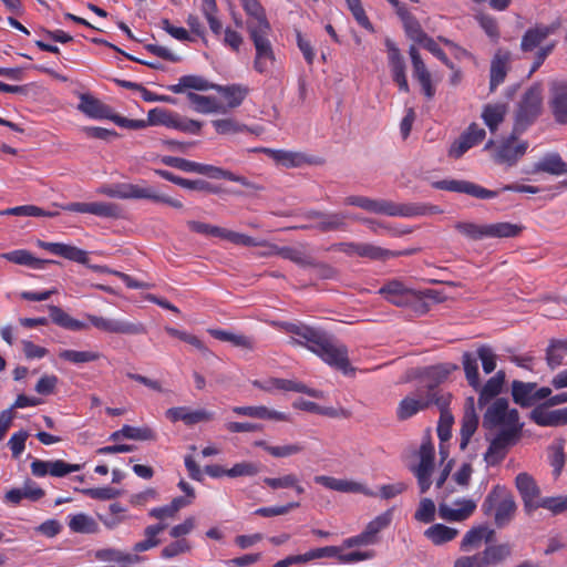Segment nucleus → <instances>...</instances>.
<instances>
[{
  "label": "nucleus",
  "instance_id": "f257e3e1",
  "mask_svg": "<svg viewBox=\"0 0 567 567\" xmlns=\"http://www.w3.org/2000/svg\"><path fill=\"white\" fill-rule=\"evenodd\" d=\"M274 326L287 333L299 337V339L291 338L290 343L307 347L329 365L341 370L343 373L353 370L349 365L347 347L336 341L323 330L292 322H274Z\"/></svg>",
  "mask_w": 567,
  "mask_h": 567
},
{
  "label": "nucleus",
  "instance_id": "f03ea898",
  "mask_svg": "<svg viewBox=\"0 0 567 567\" xmlns=\"http://www.w3.org/2000/svg\"><path fill=\"white\" fill-rule=\"evenodd\" d=\"M517 509L512 493L501 485H495L485 497L482 511L486 516H493L497 528L507 526L514 518Z\"/></svg>",
  "mask_w": 567,
  "mask_h": 567
},
{
  "label": "nucleus",
  "instance_id": "7ed1b4c3",
  "mask_svg": "<svg viewBox=\"0 0 567 567\" xmlns=\"http://www.w3.org/2000/svg\"><path fill=\"white\" fill-rule=\"evenodd\" d=\"M542 85H532L523 95L515 113L514 133H523L542 112Z\"/></svg>",
  "mask_w": 567,
  "mask_h": 567
},
{
  "label": "nucleus",
  "instance_id": "20e7f679",
  "mask_svg": "<svg viewBox=\"0 0 567 567\" xmlns=\"http://www.w3.org/2000/svg\"><path fill=\"white\" fill-rule=\"evenodd\" d=\"M518 412L508 409V401L504 398L496 399L486 410L483 419V425L492 429L503 426L502 430H512L518 433L520 427L518 424Z\"/></svg>",
  "mask_w": 567,
  "mask_h": 567
},
{
  "label": "nucleus",
  "instance_id": "39448f33",
  "mask_svg": "<svg viewBox=\"0 0 567 567\" xmlns=\"http://www.w3.org/2000/svg\"><path fill=\"white\" fill-rule=\"evenodd\" d=\"M516 134L513 132L509 137L503 140L498 145H495L492 140L485 144V150H493L492 158L495 163L514 166L526 153L528 143L517 141Z\"/></svg>",
  "mask_w": 567,
  "mask_h": 567
},
{
  "label": "nucleus",
  "instance_id": "423d86ee",
  "mask_svg": "<svg viewBox=\"0 0 567 567\" xmlns=\"http://www.w3.org/2000/svg\"><path fill=\"white\" fill-rule=\"evenodd\" d=\"M442 391L435 389V384H429L426 388H419L414 393L405 396L399 403L396 415L400 420H406L419 411L427 409L435 404V396Z\"/></svg>",
  "mask_w": 567,
  "mask_h": 567
},
{
  "label": "nucleus",
  "instance_id": "0eeeda50",
  "mask_svg": "<svg viewBox=\"0 0 567 567\" xmlns=\"http://www.w3.org/2000/svg\"><path fill=\"white\" fill-rule=\"evenodd\" d=\"M344 204L348 206L360 207L369 213L386 216L411 215L414 213L411 208L401 207V204H395L385 199H374L365 196H348L344 198Z\"/></svg>",
  "mask_w": 567,
  "mask_h": 567
},
{
  "label": "nucleus",
  "instance_id": "6e6552de",
  "mask_svg": "<svg viewBox=\"0 0 567 567\" xmlns=\"http://www.w3.org/2000/svg\"><path fill=\"white\" fill-rule=\"evenodd\" d=\"M148 123L151 125H164L186 133L197 134L202 128V123L195 120L185 118L176 113L164 109H153L148 111Z\"/></svg>",
  "mask_w": 567,
  "mask_h": 567
},
{
  "label": "nucleus",
  "instance_id": "1a4fd4ad",
  "mask_svg": "<svg viewBox=\"0 0 567 567\" xmlns=\"http://www.w3.org/2000/svg\"><path fill=\"white\" fill-rule=\"evenodd\" d=\"M270 29H260L249 32V37L254 42L256 49V58L254 61V68L257 72L264 73L268 71L269 66L275 62V53L271 43L268 39Z\"/></svg>",
  "mask_w": 567,
  "mask_h": 567
},
{
  "label": "nucleus",
  "instance_id": "9d476101",
  "mask_svg": "<svg viewBox=\"0 0 567 567\" xmlns=\"http://www.w3.org/2000/svg\"><path fill=\"white\" fill-rule=\"evenodd\" d=\"M87 319L96 329L109 333L138 336L147 331L145 324L140 321L107 319L94 315H89Z\"/></svg>",
  "mask_w": 567,
  "mask_h": 567
},
{
  "label": "nucleus",
  "instance_id": "9b49d317",
  "mask_svg": "<svg viewBox=\"0 0 567 567\" xmlns=\"http://www.w3.org/2000/svg\"><path fill=\"white\" fill-rule=\"evenodd\" d=\"M419 464L413 466L411 471L417 478L420 492L424 494L432 484L431 475L434 470V447L430 443L422 444L419 451Z\"/></svg>",
  "mask_w": 567,
  "mask_h": 567
},
{
  "label": "nucleus",
  "instance_id": "f8f14e48",
  "mask_svg": "<svg viewBox=\"0 0 567 567\" xmlns=\"http://www.w3.org/2000/svg\"><path fill=\"white\" fill-rule=\"evenodd\" d=\"M515 486L523 501L524 511L527 515L538 509L540 488L536 481L526 472L519 473L515 478Z\"/></svg>",
  "mask_w": 567,
  "mask_h": 567
},
{
  "label": "nucleus",
  "instance_id": "ddd939ff",
  "mask_svg": "<svg viewBox=\"0 0 567 567\" xmlns=\"http://www.w3.org/2000/svg\"><path fill=\"white\" fill-rule=\"evenodd\" d=\"M388 301L396 307H411L415 311L416 290L408 288L399 280H391L379 289Z\"/></svg>",
  "mask_w": 567,
  "mask_h": 567
},
{
  "label": "nucleus",
  "instance_id": "4468645a",
  "mask_svg": "<svg viewBox=\"0 0 567 567\" xmlns=\"http://www.w3.org/2000/svg\"><path fill=\"white\" fill-rule=\"evenodd\" d=\"M518 433L512 430H501L499 433L492 440L487 451L484 454V461L487 465H496L504 460L507 449L515 442Z\"/></svg>",
  "mask_w": 567,
  "mask_h": 567
},
{
  "label": "nucleus",
  "instance_id": "2eb2a0df",
  "mask_svg": "<svg viewBox=\"0 0 567 567\" xmlns=\"http://www.w3.org/2000/svg\"><path fill=\"white\" fill-rule=\"evenodd\" d=\"M476 506V502L468 498L457 499L453 505L440 503L439 516L446 522H463L472 516Z\"/></svg>",
  "mask_w": 567,
  "mask_h": 567
},
{
  "label": "nucleus",
  "instance_id": "dca6fc26",
  "mask_svg": "<svg viewBox=\"0 0 567 567\" xmlns=\"http://www.w3.org/2000/svg\"><path fill=\"white\" fill-rule=\"evenodd\" d=\"M257 151L262 152L277 165H281L286 168H296L313 163L310 156L299 151L274 150L267 147L258 148Z\"/></svg>",
  "mask_w": 567,
  "mask_h": 567
},
{
  "label": "nucleus",
  "instance_id": "f3484780",
  "mask_svg": "<svg viewBox=\"0 0 567 567\" xmlns=\"http://www.w3.org/2000/svg\"><path fill=\"white\" fill-rule=\"evenodd\" d=\"M550 99L549 105L551 107L555 120L560 124L567 123V82L553 81L550 82Z\"/></svg>",
  "mask_w": 567,
  "mask_h": 567
},
{
  "label": "nucleus",
  "instance_id": "a211bd4d",
  "mask_svg": "<svg viewBox=\"0 0 567 567\" xmlns=\"http://www.w3.org/2000/svg\"><path fill=\"white\" fill-rule=\"evenodd\" d=\"M560 27L559 21L549 25L537 24L528 29L522 38L520 49L524 52H530L536 49L547 37L554 34Z\"/></svg>",
  "mask_w": 567,
  "mask_h": 567
},
{
  "label": "nucleus",
  "instance_id": "6ab92c4d",
  "mask_svg": "<svg viewBox=\"0 0 567 567\" xmlns=\"http://www.w3.org/2000/svg\"><path fill=\"white\" fill-rule=\"evenodd\" d=\"M451 394L441 392L435 396V405L440 410V420L437 425V435L441 441H447L451 437V430L454 423V416L449 410Z\"/></svg>",
  "mask_w": 567,
  "mask_h": 567
},
{
  "label": "nucleus",
  "instance_id": "aec40b11",
  "mask_svg": "<svg viewBox=\"0 0 567 567\" xmlns=\"http://www.w3.org/2000/svg\"><path fill=\"white\" fill-rule=\"evenodd\" d=\"M315 482L317 484H320L329 489L343 492V493H361L364 495L373 496L374 494L370 492L363 484L348 481V480H340L332 476L327 475H317L315 476Z\"/></svg>",
  "mask_w": 567,
  "mask_h": 567
},
{
  "label": "nucleus",
  "instance_id": "412c9836",
  "mask_svg": "<svg viewBox=\"0 0 567 567\" xmlns=\"http://www.w3.org/2000/svg\"><path fill=\"white\" fill-rule=\"evenodd\" d=\"M315 482L317 484H320L329 489L343 492V493H361L364 495L373 496L374 494L370 492L363 484L348 481V480H340L332 476L327 475H317L315 476Z\"/></svg>",
  "mask_w": 567,
  "mask_h": 567
},
{
  "label": "nucleus",
  "instance_id": "4be33fe9",
  "mask_svg": "<svg viewBox=\"0 0 567 567\" xmlns=\"http://www.w3.org/2000/svg\"><path fill=\"white\" fill-rule=\"evenodd\" d=\"M166 416L172 422L183 421L186 425H194L200 422L213 420L212 412L206 410H189L186 406L171 408L166 411Z\"/></svg>",
  "mask_w": 567,
  "mask_h": 567
},
{
  "label": "nucleus",
  "instance_id": "5701e85b",
  "mask_svg": "<svg viewBox=\"0 0 567 567\" xmlns=\"http://www.w3.org/2000/svg\"><path fill=\"white\" fill-rule=\"evenodd\" d=\"M478 416L475 412L474 398L468 396L465 401L464 414L461 426V450H465L470 443L472 435L477 430Z\"/></svg>",
  "mask_w": 567,
  "mask_h": 567
},
{
  "label": "nucleus",
  "instance_id": "b1692460",
  "mask_svg": "<svg viewBox=\"0 0 567 567\" xmlns=\"http://www.w3.org/2000/svg\"><path fill=\"white\" fill-rule=\"evenodd\" d=\"M244 10L249 16L246 24L248 32L270 29V23L267 20L265 9L258 0H240Z\"/></svg>",
  "mask_w": 567,
  "mask_h": 567
},
{
  "label": "nucleus",
  "instance_id": "393cba45",
  "mask_svg": "<svg viewBox=\"0 0 567 567\" xmlns=\"http://www.w3.org/2000/svg\"><path fill=\"white\" fill-rule=\"evenodd\" d=\"M532 173H547L555 176L567 174V163L559 153H546L533 166Z\"/></svg>",
  "mask_w": 567,
  "mask_h": 567
},
{
  "label": "nucleus",
  "instance_id": "a878e982",
  "mask_svg": "<svg viewBox=\"0 0 567 567\" xmlns=\"http://www.w3.org/2000/svg\"><path fill=\"white\" fill-rule=\"evenodd\" d=\"M99 193L112 198L143 199L145 196V187L135 184L123 183L112 186H103L100 188Z\"/></svg>",
  "mask_w": 567,
  "mask_h": 567
},
{
  "label": "nucleus",
  "instance_id": "bb28decb",
  "mask_svg": "<svg viewBox=\"0 0 567 567\" xmlns=\"http://www.w3.org/2000/svg\"><path fill=\"white\" fill-rule=\"evenodd\" d=\"M78 107L82 113L93 118L112 120L113 117L112 109L90 94H82L80 96Z\"/></svg>",
  "mask_w": 567,
  "mask_h": 567
},
{
  "label": "nucleus",
  "instance_id": "cd10ccee",
  "mask_svg": "<svg viewBox=\"0 0 567 567\" xmlns=\"http://www.w3.org/2000/svg\"><path fill=\"white\" fill-rule=\"evenodd\" d=\"M505 372L499 370L489 378L486 383L482 386L480 384L478 391V405L483 408L487 403H489L494 398H496L501 392L505 383Z\"/></svg>",
  "mask_w": 567,
  "mask_h": 567
},
{
  "label": "nucleus",
  "instance_id": "c85d7f7f",
  "mask_svg": "<svg viewBox=\"0 0 567 567\" xmlns=\"http://www.w3.org/2000/svg\"><path fill=\"white\" fill-rule=\"evenodd\" d=\"M513 548L508 543L489 545L480 551L484 567L498 566L512 556Z\"/></svg>",
  "mask_w": 567,
  "mask_h": 567
},
{
  "label": "nucleus",
  "instance_id": "c756f323",
  "mask_svg": "<svg viewBox=\"0 0 567 567\" xmlns=\"http://www.w3.org/2000/svg\"><path fill=\"white\" fill-rule=\"evenodd\" d=\"M186 97L192 104V107L197 113H226L224 104L219 103L216 97L205 96L194 92H187Z\"/></svg>",
  "mask_w": 567,
  "mask_h": 567
},
{
  "label": "nucleus",
  "instance_id": "7c9ffc66",
  "mask_svg": "<svg viewBox=\"0 0 567 567\" xmlns=\"http://www.w3.org/2000/svg\"><path fill=\"white\" fill-rule=\"evenodd\" d=\"M233 412L237 415H244L252 419L288 421V415L286 413L268 409L264 405L234 406Z\"/></svg>",
  "mask_w": 567,
  "mask_h": 567
},
{
  "label": "nucleus",
  "instance_id": "2f4dec72",
  "mask_svg": "<svg viewBox=\"0 0 567 567\" xmlns=\"http://www.w3.org/2000/svg\"><path fill=\"white\" fill-rule=\"evenodd\" d=\"M447 190L471 195L481 199L494 198L498 195L496 190L486 189L477 184L466 181L450 179Z\"/></svg>",
  "mask_w": 567,
  "mask_h": 567
},
{
  "label": "nucleus",
  "instance_id": "473e14b6",
  "mask_svg": "<svg viewBox=\"0 0 567 567\" xmlns=\"http://www.w3.org/2000/svg\"><path fill=\"white\" fill-rule=\"evenodd\" d=\"M509 53L498 51L491 63V81L489 90L494 91L501 83L504 82L509 64Z\"/></svg>",
  "mask_w": 567,
  "mask_h": 567
},
{
  "label": "nucleus",
  "instance_id": "72a5a7b5",
  "mask_svg": "<svg viewBox=\"0 0 567 567\" xmlns=\"http://www.w3.org/2000/svg\"><path fill=\"white\" fill-rule=\"evenodd\" d=\"M494 536V530L488 529L484 526L473 527L467 530L461 542V550L470 551L473 549H477L482 542H489Z\"/></svg>",
  "mask_w": 567,
  "mask_h": 567
},
{
  "label": "nucleus",
  "instance_id": "f704fd0d",
  "mask_svg": "<svg viewBox=\"0 0 567 567\" xmlns=\"http://www.w3.org/2000/svg\"><path fill=\"white\" fill-rule=\"evenodd\" d=\"M91 555L99 561L102 563H117L127 566L140 560L137 555L124 553L115 548H102L94 550Z\"/></svg>",
  "mask_w": 567,
  "mask_h": 567
},
{
  "label": "nucleus",
  "instance_id": "c9c22d12",
  "mask_svg": "<svg viewBox=\"0 0 567 567\" xmlns=\"http://www.w3.org/2000/svg\"><path fill=\"white\" fill-rule=\"evenodd\" d=\"M1 257L13 264L28 266L33 269H43L48 264H58V261L54 260L38 259L31 252L24 249L4 252L1 255Z\"/></svg>",
  "mask_w": 567,
  "mask_h": 567
},
{
  "label": "nucleus",
  "instance_id": "e433bc0d",
  "mask_svg": "<svg viewBox=\"0 0 567 567\" xmlns=\"http://www.w3.org/2000/svg\"><path fill=\"white\" fill-rule=\"evenodd\" d=\"M415 312L424 315L430 310V303H442L449 299V296L436 289L416 290Z\"/></svg>",
  "mask_w": 567,
  "mask_h": 567
},
{
  "label": "nucleus",
  "instance_id": "4c0bfd02",
  "mask_svg": "<svg viewBox=\"0 0 567 567\" xmlns=\"http://www.w3.org/2000/svg\"><path fill=\"white\" fill-rule=\"evenodd\" d=\"M522 230V226L507 221L485 224V238H513L518 236Z\"/></svg>",
  "mask_w": 567,
  "mask_h": 567
},
{
  "label": "nucleus",
  "instance_id": "58836bf2",
  "mask_svg": "<svg viewBox=\"0 0 567 567\" xmlns=\"http://www.w3.org/2000/svg\"><path fill=\"white\" fill-rule=\"evenodd\" d=\"M507 113V104L494 103L486 104L482 112V118L492 132L497 130V126L504 121Z\"/></svg>",
  "mask_w": 567,
  "mask_h": 567
},
{
  "label": "nucleus",
  "instance_id": "ea45409f",
  "mask_svg": "<svg viewBox=\"0 0 567 567\" xmlns=\"http://www.w3.org/2000/svg\"><path fill=\"white\" fill-rule=\"evenodd\" d=\"M458 534V530L443 524H434L424 532V536L434 545L440 546L453 540Z\"/></svg>",
  "mask_w": 567,
  "mask_h": 567
},
{
  "label": "nucleus",
  "instance_id": "a19ab883",
  "mask_svg": "<svg viewBox=\"0 0 567 567\" xmlns=\"http://www.w3.org/2000/svg\"><path fill=\"white\" fill-rule=\"evenodd\" d=\"M51 320L68 330L80 331L86 329V324L78 319L72 318L58 306H49Z\"/></svg>",
  "mask_w": 567,
  "mask_h": 567
},
{
  "label": "nucleus",
  "instance_id": "79ce46f5",
  "mask_svg": "<svg viewBox=\"0 0 567 567\" xmlns=\"http://www.w3.org/2000/svg\"><path fill=\"white\" fill-rule=\"evenodd\" d=\"M351 217L352 216L342 212L326 213L324 216H322V220L318 221L315 227L322 233L343 230L347 227V219Z\"/></svg>",
  "mask_w": 567,
  "mask_h": 567
},
{
  "label": "nucleus",
  "instance_id": "37998d69",
  "mask_svg": "<svg viewBox=\"0 0 567 567\" xmlns=\"http://www.w3.org/2000/svg\"><path fill=\"white\" fill-rule=\"evenodd\" d=\"M535 383H525L522 381H513L512 395L515 403L522 406H530L534 404Z\"/></svg>",
  "mask_w": 567,
  "mask_h": 567
},
{
  "label": "nucleus",
  "instance_id": "c03bdc74",
  "mask_svg": "<svg viewBox=\"0 0 567 567\" xmlns=\"http://www.w3.org/2000/svg\"><path fill=\"white\" fill-rule=\"evenodd\" d=\"M478 357L472 352H464L462 355V364L466 381L474 390L480 389Z\"/></svg>",
  "mask_w": 567,
  "mask_h": 567
},
{
  "label": "nucleus",
  "instance_id": "a18cd8bd",
  "mask_svg": "<svg viewBox=\"0 0 567 567\" xmlns=\"http://www.w3.org/2000/svg\"><path fill=\"white\" fill-rule=\"evenodd\" d=\"M69 527L74 533L80 534H96L99 533V524L87 514H76L70 518Z\"/></svg>",
  "mask_w": 567,
  "mask_h": 567
},
{
  "label": "nucleus",
  "instance_id": "49530a36",
  "mask_svg": "<svg viewBox=\"0 0 567 567\" xmlns=\"http://www.w3.org/2000/svg\"><path fill=\"white\" fill-rule=\"evenodd\" d=\"M214 90L219 92L227 100L226 110L239 106L247 94V89L240 85L221 86L215 84Z\"/></svg>",
  "mask_w": 567,
  "mask_h": 567
},
{
  "label": "nucleus",
  "instance_id": "de8ad7c7",
  "mask_svg": "<svg viewBox=\"0 0 567 567\" xmlns=\"http://www.w3.org/2000/svg\"><path fill=\"white\" fill-rule=\"evenodd\" d=\"M306 246V244H300L299 247H281L279 256L295 262L300 267L315 265V260L305 251Z\"/></svg>",
  "mask_w": 567,
  "mask_h": 567
},
{
  "label": "nucleus",
  "instance_id": "09e8293b",
  "mask_svg": "<svg viewBox=\"0 0 567 567\" xmlns=\"http://www.w3.org/2000/svg\"><path fill=\"white\" fill-rule=\"evenodd\" d=\"M392 516V509H388L367 525L363 532L372 544L378 542V534L391 524Z\"/></svg>",
  "mask_w": 567,
  "mask_h": 567
},
{
  "label": "nucleus",
  "instance_id": "8fccbe9b",
  "mask_svg": "<svg viewBox=\"0 0 567 567\" xmlns=\"http://www.w3.org/2000/svg\"><path fill=\"white\" fill-rule=\"evenodd\" d=\"M270 383L276 389H280L284 391H295V392L306 393L312 398H322V393L320 391L310 389L306 384H303L301 382L293 381V380L271 379Z\"/></svg>",
  "mask_w": 567,
  "mask_h": 567
},
{
  "label": "nucleus",
  "instance_id": "3c124183",
  "mask_svg": "<svg viewBox=\"0 0 567 567\" xmlns=\"http://www.w3.org/2000/svg\"><path fill=\"white\" fill-rule=\"evenodd\" d=\"M105 218H120L123 215L122 208L115 203L94 202L89 203V213Z\"/></svg>",
  "mask_w": 567,
  "mask_h": 567
},
{
  "label": "nucleus",
  "instance_id": "603ef678",
  "mask_svg": "<svg viewBox=\"0 0 567 567\" xmlns=\"http://www.w3.org/2000/svg\"><path fill=\"white\" fill-rule=\"evenodd\" d=\"M212 336L216 339L230 342L235 347L251 350L254 348V340L244 334H236L224 330H210Z\"/></svg>",
  "mask_w": 567,
  "mask_h": 567
},
{
  "label": "nucleus",
  "instance_id": "864d4df0",
  "mask_svg": "<svg viewBox=\"0 0 567 567\" xmlns=\"http://www.w3.org/2000/svg\"><path fill=\"white\" fill-rule=\"evenodd\" d=\"M260 464L256 462L244 461L236 463L233 467L227 470V476L231 478L236 477H252L259 474Z\"/></svg>",
  "mask_w": 567,
  "mask_h": 567
},
{
  "label": "nucleus",
  "instance_id": "5fc2aeb1",
  "mask_svg": "<svg viewBox=\"0 0 567 567\" xmlns=\"http://www.w3.org/2000/svg\"><path fill=\"white\" fill-rule=\"evenodd\" d=\"M59 357L62 360L79 364L96 361L102 358V354L95 351L62 350Z\"/></svg>",
  "mask_w": 567,
  "mask_h": 567
},
{
  "label": "nucleus",
  "instance_id": "6e6d98bb",
  "mask_svg": "<svg viewBox=\"0 0 567 567\" xmlns=\"http://www.w3.org/2000/svg\"><path fill=\"white\" fill-rule=\"evenodd\" d=\"M399 254L400 252H393L392 250L383 249L372 244H360L358 256L373 260H384L391 257H399Z\"/></svg>",
  "mask_w": 567,
  "mask_h": 567
},
{
  "label": "nucleus",
  "instance_id": "4d7b16f0",
  "mask_svg": "<svg viewBox=\"0 0 567 567\" xmlns=\"http://www.w3.org/2000/svg\"><path fill=\"white\" fill-rule=\"evenodd\" d=\"M212 124L216 132L221 135H230L248 131V127L245 124H240L233 117L214 120Z\"/></svg>",
  "mask_w": 567,
  "mask_h": 567
},
{
  "label": "nucleus",
  "instance_id": "13d9d810",
  "mask_svg": "<svg viewBox=\"0 0 567 567\" xmlns=\"http://www.w3.org/2000/svg\"><path fill=\"white\" fill-rule=\"evenodd\" d=\"M454 227L460 234L471 240L485 239V224L480 225L470 221H457Z\"/></svg>",
  "mask_w": 567,
  "mask_h": 567
},
{
  "label": "nucleus",
  "instance_id": "bf43d9fd",
  "mask_svg": "<svg viewBox=\"0 0 567 567\" xmlns=\"http://www.w3.org/2000/svg\"><path fill=\"white\" fill-rule=\"evenodd\" d=\"M436 507L431 498L424 497L420 501L414 518L417 522L429 524L435 519Z\"/></svg>",
  "mask_w": 567,
  "mask_h": 567
},
{
  "label": "nucleus",
  "instance_id": "052dcab7",
  "mask_svg": "<svg viewBox=\"0 0 567 567\" xmlns=\"http://www.w3.org/2000/svg\"><path fill=\"white\" fill-rule=\"evenodd\" d=\"M121 433H123V437L128 440L152 441L155 439L154 431L148 426L134 427L130 425H124L121 429Z\"/></svg>",
  "mask_w": 567,
  "mask_h": 567
},
{
  "label": "nucleus",
  "instance_id": "680f3d73",
  "mask_svg": "<svg viewBox=\"0 0 567 567\" xmlns=\"http://www.w3.org/2000/svg\"><path fill=\"white\" fill-rule=\"evenodd\" d=\"M58 248H59L58 256L64 257L69 260H72V261H75V262H79L82 265H87L89 257H87V252L85 250H82L75 246L65 245V244H61V246Z\"/></svg>",
  "mask_w": 567,
  "mask_h": 567
},
{
  "label": "nucleus",
  "instance_id": "e2e57ef3",
  "mask_svg": "<svg viewBox=\"0 0 567 567\" xmlns=\"http://www.w3.org/2000/svg\"><path fill=\"white\" fill-rule=\"evenodd\" d=\"M188 228L197 234L206 235V236H213V237H224L225 228L214 226L210 224H206L198 220H188L187 221Z\"/></svg>",
  "mask_w": 567,
  "mask_h": 567
},
{
  "label": "nucleus",
  "instance_id": "0e129e2a",
  "mask_svg": "<svg viewBox=\"0 0 567 567\" xmlns=\"http://www.w3.org/2000/svg\"><path fill=\"white\" fill-rule=\"evenodd\" d=\"M546 508L553 514H561L567 511V496L544 497L538 501V508Z\"/></svg>",
  "mask_w": 567,
  "mask_h": 567
},
{
  "label": "nucleus",
  "instance_id": "69168bd1",
  "mask_svg": "<svg viewBox=\"0 0 567 567\" xmlns=\"http://www.w3.org/2000/svg\"><path fill=\"white\" fill-rule=\"evenodd\" d=\"M477 357L482 362L483 371L486 374L492 373L496 368L497 355L488 346H481L477 348Z\"/></svg>",
  "mask_w": 567,
  "mask_h": 567
},
{
  "label": "nucleus",
  "instance_id": "338daca9",
  "mask_svg": "<svg viewBox=\"0 0 567 567\" xmlns=\"http://www.w3.org/2000/svg\"><path fill=\"white\" fill-rule=\"evenodd\" d=\"M458 367L454 363H443L427 368L425 374L432 379L435 384H437L445 380L451 372L456 371Z\"/></svg>",
  "mask_w": 567,
  "mask_h": 567
},
{
  "label": "nucleus",
  "instance_id": "774afa93",
  "mask_svg": "<svg viewBox=\"0 0 567 567\" xmlns=\"http://www.w3.org/2000/svg\"><path fill=\"white\" fill-rule=\"evenodd\" d=\"M403 27L408 37L420 44L427 38L414 17H408L406 21L403 22Z\"/></svg>",
  "mask_w": 567,
  "mask_h": 567
}]
</instances>
